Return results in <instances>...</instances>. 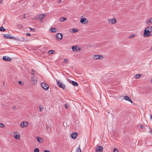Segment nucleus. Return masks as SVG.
Returning a JSON list of instances; mask_svg holds the SVG:
<instances>
[{
	"label": "nucleus",
	"mask_w": 152,
	"mask_h": 152,
	"mask_svg": "<svg viewBox=\"0 0 152 152\" xmlns=\"http://www.w3.org/2000/svg\"><path fill=\"white\" fill-rule=\"evenodd\" d=\"M152 31V26H149L145 29L143 36L144 37H148L151 35V32Z\"/></svg>",
	"instance_id": "nucleus-1"
},
{
	"label": "nucleus",
	"mask_w": 152,
	"mask_h": 152,
	"mask_svg": "<svg viewBox=\"0 0 152 152\" xmlns=\"http://www.w3.org/2000/svg\"><path fill=\"white\" fill-rule=\"evenodd\" d=\"M45 16V14H40L36 16V18L42 22V19L44 18Z\"/></svg>",
	"instance_id": "nucleus-2"
},
{
	"label": "nucleus",
	"mask_w": 152,
	"mask_h": 152,
	"mask_svg": "<svg viewBox=\"0 0 152 152\" xmlns=\"http://www.w3.org/2000/svg\"><path fill=\"white\" fill-rule=\"evenodd\" d=\"M56 81L58 85L60 88L64 89L65 87V85L61 83L60 81H57V80H56Z\"/></svg>",
	"instance_id": "nucleus-3"
},
{
	"label": "nucleus",
	"mask_w": 152,
	"mask_h": 152,
	"mask_svg": "<svg viewBox=\"0 0 152 152\" xmlns=\"http://www.w3.org/2000/svg\"><path fill=\"white\" fill-rule=\"evenodd\" d=\"M41 86L45 90H47L49 88V86L45 83H41Z\"/></svg>",
	"instance_id": "nucleus-4"
},
{
	"label": "nucleus",
	"mask_w": 152,
	"mask_h": 152,
	"mask_svg": "<svg viewBox=\"0 0 152 152\" xmlns=\"http://www.w3.org/2000/svg\"><path fill=\"white\" fill-rule=\"evenodd\" d=\"M71 49L74 51H79L80 50V48L77 46H73L72 47Z\"/></svg>",
	"instance_id": "nucleus-5"
},
{
	"label": "nucleus",
	"mask_w": 152,
	"mask_h": 152,
	"mask_svg": "<svg viewBox=\"0 0 152 152\" xmlns=\"http://www.w3.org/2000/svg\"><path fill=\"white\" fill-rule=\"evenodd\" d=\"M4 38L6 39H15V38L13 37H11L10 34H4Z\"/></svg>",
	"instance_id": "nucleus-6"
},
{
	"label": "nucleus",
	"mask_w": 152,
	"mask_h": 152,
	"mask_svg": "<svg viewBox=\"0 0 152 152\" xmlns=\"http://www.w3.org/2000/svg\"><path fill=\"white\" fill-rule=\"evenodd\" d=\"M93 58L94 60L102 59L103 58L102 56L100 55H94Z\"/></svg>",
	"instance_id": "nucleus-7"
},
{
	"label": "nucleus",
	"mask_w": 152,
	"mask_h": 152,
	"mask_svg": "<svg viewBox=\"0 0 152 152\" xmlns=\"http://www.w3.org/2000/svg\"><path fill=\"white\" fill-rule=\"evenodd\" d=\"M103 150V148L101 146H97L96 149L95 151L98 152H102Z\"/></svg>",
	"instance_id": "nucleus-8"
},
{
	"label": "nucleus",
	"mask_w": 152,
	"mask_h": 152,
	"mask_svg": "<svg viewBox=\"0 0 152 152\" xmlns=\"http://www.w3.org/2000/svg\"><path fill=\"white\" fill-rule=\"evenodd\" d=\"M28 123L27 121H23L20 124V126L21 127L23 128L27 126Z\"/></svg>",
	"instance_id": "nucleus-9"
},
{
	"label": "nucleus",
	"mask_w": 152,
	"mask_h": 152,
	"mask_svg": "<svg viewBox=\"0 0 152 152\" xmlns=\"http://www.w3.org/2000/svg\"><path fill=\"white\" fill-rule=\"evenodd\" d=\"M63 37V35L61 34L57 33L56 35V37L57 39L60 40Z\"/></svg>",
	"instance_id": "nucleus-10"
},
{
	"label": "nucleus",
	"mask_w": 152,
	"mask_h": 152,
	"mask_svg": "<svg viewBox=\"0 0 152 152\" xmlns=\"http://www.w3.org/2000/svg\"><path fill=\"white\" fill-rule=\"evenodd\" d=\"M145 23L148 25H150L152 24V18H151L147 20L145 22Z\"/></svg>",
	"instance_id": "nucleus-11"
},
{
	"label": "nucleus",
	"mask_w": 152,
	"mask_h": 152,
	"mask_svg": "<svg viewBox=\"0 0 152 152\" xmlns=\"http://www.w3.org/2000/svg\"><path fill=\"white\" fill-rule=\"evenodd\" d=\"M107 20L109 21L112 24H114L116 22V20L114 18L110 19H108Z\"/></svg>",
	"instance_id": "nucleus-12"
},
{
	"label": "nucleus",
	"mask_w": 152,
	"mask_h": 152,
	"mask_svg": "<svg viewBox=\"0 0 152 152\" xmlns=\"http://www.w3.org/2000/svg\"><path fill=\"white\" fill-rule=\"evenodd\" d=\"M3 59L4 61H11L12 60L11 58L7 56H4L2 58Z\"/></svg>",
	"instance_id": "nucleus-13"
},
{
	"label": "nucleus",
	"mask_w": 152,
	"mask_h": 152,
	"mask_svg": "<svg viewBox=\"0 0 152 152\" xmlns=\"http://www.w3.org/2000/svg\"><path fill=\"white\" fill-rule=\"evenodd\" d=\"M14 137L16 139H20V135L18 133L16 132L14 133Z\"/></svg>",
	"instance_id": "nucleus-14"
},
{
	"label": "nucleus",
	"mask_w": 152,
	"mask_h": 152,
	"mask_svg": "<svg viewBox=\"0 0 152 152\" xmlns=\"http://www.w3.org/2000/svg\"><path fill=\"white\" fill-rule=\"evenodd\" d=\"M36 139L37 140L38 142L39 143H42L43 141V139L39 137H36Z\"/></svg>",
	"instance_id": "nucleus-15"
},
{
	"label": "nucleus",
	"mask_w": 152,
	"mask_h": 152,
	"mask_svg": "<svg viewBox=\"0 0 152 152\" xmlns=\"http://www.w3.org/2000/svg\"><path fill=\"white\" fill-rule=\"evenodd\" d=\"M77 135V134L75 132L72 133L71 134L70 136L73 139H75L76 137V136Z\"/></svg>",
	"instance_id": "nucleus-16"
},
{
	"label": "nucleus",
	"mask_w": 152,
	"mask_h": 152,
	"mask_svg": "<svg viewBox=\"0 0 152 152\" xmlns=\"http://www.w3.org/2000/svg\"><path fill=\"white\" fill-rule=\"evenodd\" d=\"M31 80L32 81V83L33 85H35L37 83V81L36 80L34 77H32L31 78Z\"/></svg>",
	"instance_id": "nucleus-17"
},
{
	"label": "nucleus",
	"mask_w": 152,
	"mask_h": 152,
	"mask_svg": "<svg viewBox=\"0 0 152 152\" xmlns=\"http://www.w3.org/2000/svg\"><path fill=\"white\" fill-rule=\"evenodd\" d=\"M82 17H81V18L80 20V22L82 23L85 24L87 21H86V19L85 18H83Z\"/></svg>",
	"instance_id": "nucleus-18"
},
{
	"label": "nucleus",
	"mask_w": 152,
	"mask_h": 152,
	"mask_svg": "<svg viewBox=\"0 0 152 152\" xmlns=\"http://www.w3.org/2000/svg\"><path fill=\"white\" fill-rule=\"evenodd\" d=\"M124 99L127 101L130 102L131 103H132L133 102L130 99L129 97L128 96H125L124 97Z\"/></svg>",
	"instance_id": "nucleus-19"
},
{
	"label": "nucleus",
	"mask_w": 152,
	"mask_h": 152,
	"mask_svg": "<svg viewBox=\"0 0 152 152\" xmlns=\"http://www.w3.org/2000/svg\"><path fill=\"white\" fill-rule=\"evenodd\" d=\"M72 83L73 85L75 86H77L78 85L77 82L74 81H72Z\"/></svg>",
	"instance_id": "nucleus-20"
},
{
	"label": "nucleus",
	"mask_w": 152,
	"mask_h": 152,
	"mask_svg": "<svg viewBox=\"0 0 152 152\" xmlns=\"http://www.w3.org/2000/svg\"><path fill=\"white\" fill-rule=\"evenodd\" d=\"M50 31L51 32H55L56 31V30L55 28H51Z\"/></svg>",
	"instance_id": "nucleus-21"
},
{
	"label": "nucleus",
	"mask_w": 152,
	"mask_h": 152,
	"mask_svg": "<svg viewBox=\"0 0 152 152\" xmlns=\"http://www.w3.org/2000/svg\"><path fill=\"white\" fill-rule=\"evenodd\" d=\"M66 18L64 17H61L60 18V21L61 22H63L65 20H66Z\"/></svg>",
	"instance_id": "nucleus-22"
},
{
	"label": "nucleus",
	"mask_w": 152,
	"mask_h": 152,
	"mask_svg": "<svg viewBox=\"0 0 152 152\" xmlns=\"http://www.w3.org/2000/svg\"><path fill=\"white\" fill-rule=\"evenodd\" d=\"M6 29L3 26L0 27V31H4Z\"/></svg>",
	"instance_id": "nucleus-23"
},
{
	"label": "nucleus",
	"mask_w": 152,
	"mask_h": 152,
	"mask_svg": "<svg viewBox=\"0 0 152 152\" xmlns=\"http://www.w3.org/2000/svg\"><path fill=\"white\" fill-rule=\"evenodd\" d=\"M55 52V50H50L49 51V53L50 54H51L54 53Z\"/></svg>",
	"instance_id": "nucleus-24"
},
{
	"label": "nucleus",
	"mask_w": 152,
	"mask_h": 152,
	"mask_svg": "<svg viewBox=\"0 0 152 152\" xmlns=\"http://www.w3.org/2000/svg\"><path fill=\"white\" fill-rule=\"evenodd\" d=\"M76 152H81V150L79 148H78L76 150Z\"/></svg>",
	"instance_id": "nucleus-25"
},
{
	"label": "nucleus",
	"mask_w": 152,
	"mask_h": 152,
	"mask_svg": "<svg viewBox=\"0 0 152 152\" xmlns=\"http://www.w3.org/2000/svg\"><path fill=\"white\" fill-rule=\"evenodd\" d=\"M141 76V75L140 74H137L136 75L135 77L136 78H138L140 77Z\"/></svg>",
	"instance_id": "nucleus-26"
},
{
	"label": "nucleus",
	"mask_w": 152,
	"mask_h": 152,
	"mask_svg": "<svg viewBox=\"0 0 152 152\" xmlns=\"http://www.w3.org/2000/svg\"><path fill=\"white\" fill-rule=\"evenodd\" d=\"M72 31H73L75 33L78 31V30L77 29L73 28L72 29Z\"/></svg>",
	"instance_id": "nucleus-27"
},
{
	"label": "nucleus",
	"mask_w": 152,
	"mask_h": 152,
	"mask_svg": "<svg viewBox=\"0 0 152 152\" xmlns=\"http://www.w3.org/2000/svg\"><path fill=\"white\" fill-rule=\"evenodd\" d=\"M39 149L37 148H35L34 149V152H39Z\"/></svg>",
	"instance_id": "nucleus-28"
},
{
	"label": "nucleus",
	"mask_w": 152,
	"mask_h": 152,
	"mask_svg": "<svg viewBox=\"0 0 152 152\" xmlns=\"http://www.w3.org/2000/svg\"><path fill=\"white\" fill-rule=\"evenodd\" d=\"M4 127V125L3 124L0 123V127L3 128Z\"/></svg>",
	"instance_id": "nucleus-29"
},
{
	"label": "nucleus",
	"mask_w": 152,
	"mask_h": 152,
	"mask_svg": "<svg viewBox=\"0 0 152 152\" xmlns=\"http://www.w3.org/2000/svg\"><path fill=\"white\" fill-rule=\"evenodd\" d=\"M113 151V152H118V150L116 148H115L114 149Z\"/></svg>",
	"instance_id": "nucleus-30"
},
{
	"label": "nucleus",
	"mask_w": 152,
	"mask_h": 152,
	"mask_svg": "<svg viewBox=\"0 0 152 152\" xmlns=\"http://www.w3.org/2000/svg\"><path fill=\"white\" fill-rule=\"evenodd\" d=\"M43 108L42 107L39 106V111L40 112H41L42 109Z\"/></svg>",
	"instance_id": "nucleus-31"
},
{
	"label": "nucleus",
	"mask_w": 152,
	"mask_h": 152,
	"mask_svg": "<svg viewBox=\"0 0 152 152\" xmlns=\"http://www.w3.org/2000/svg\"><path fill=\"white\" fill-rule=\"evenodd\" d=\"M135 36V34H132L131 36H130L129 38H131L134 37Z\"/></svg>",
	"instance_id": "nucleus-32"
},
{
	"label": "nucleus",
	"mask_w": 152,
	"mask_h": 152,
	"mask_svg": "<svg viewBox=\"0 0 152 152\" xmlns=\"http://www.w3.org/2000/svg\"><path fill=\"white\" fill-rule=\"evenodd\" d=\"M64 61L65 63H67L68 62V60L67 58H65L64 59Z\"/></svg>",
	"instance_id": "nucleus-33"
},
{
	"label": "nucleus",
	"mask_w": 152,
	"mask_h": 152,
	"mask_svg": "<svg viewBox=\"0 0 152 152\" xmlns=\"http://www.w3.org/2000/svg\"><path fill=\"white\" fill-rule=\"evenodd\" d=\"M35 73V71L34 70H33L32 71L31 73L33 75H34Z\"/></svg>",
	"instance_id": "nucleus-34"
},
{
	"label": "nucleus",
	"mask_w": 152,
	"mask_h": 152,
	"mask_svg": "<svg viewBox=\"0 0 152 152\" xmlns=\"http://www.w3.org/2000/svg\"><path fill=\"white\" fill-rule=\"evenodd\" d=\"M26 35L27 36H31V34H30V33H26Z\"/></svg>",
	"instance_id": "nucleus-35"
},
{
	"label": "nucleus",
	"mask_w": 152,
	"mask_h": 152,
	"mask_svg": "<svg viewBox=\"0 0 152 152\" xmlns=\"http://www.w3.org/2000/svg\"><path fill=\"white\" fill-rule=\"evenodd\" d=\"M18 83L20 85H21L22 83V82L20 81H18Z\"/></svg>",
	"instance_id": "nucleus-36"
},
{
	"label": "nucleus",
	"mask_w": 152,
	"mask_h": 152,
	"mask_svg": "<svg viewBox=\"0 0 152 152\" xmlns=\"http://www.w3.org/2000/svg\"><path fill=\"white\" fill-rule=\"evenodd\" d=\"M30 30L32 31H34V29L33 28H30Z\"/></svg>",
	"instance_id": "nucleus-37"
},
{
	"label": "nucleus",
	"mask_w": 152,
	"mask_h": 152,
	"mask_svg": "<svg viewBox=\"0 0 152 152\" xmlns=\"http://www.w3.org/2000/svg\"><path fill=\"white\" fill-rule=\"evenodd\" d=\"M65 107L67 109V108L68 107V105L66 104H65Z\"/></svg>",
	"instance_id": "nucleus-38"
},
{
	"label": "nucleus",
	"mask_w": 152,
	"mask_h": 152,
	"mask_svg": "<svg viewBox=\"0 0 152 152\" xmlns=\"http://www.w3.org/2000/svg\"><path fill=\"white\" fill-rule=\"evenodd\" d=\"M140 127L141 128L143 129L144 128V126L143 125H141Z\"/></svg>",
	"instance_id": "nucleus-39"
},
{
	"label": "nucleus",
	"mask_w": 152,
	"mask_h": 152,
	"mask_svg": "<svg viewBox=\"0 0 152 152\" xmlns=\"http://www.w3.org/2000/svg\"><path fill=\"white\" fill-rule=\"evenodd\" d=\"M44 152H50L49 150H45L44 151Z\"/></svg>",
	"instance_id": "nucleus-40"
},
{
	"label": "nucleus",
	"mask_w": 152,
	"mask_h": 152,
	"mask_svg": "<svg viewBox=\"0 0 152 152\" xmlns=\"http://www.w3.org/2000/svg\"><path fill=\"white\" fill-rule=\"evenodd\" d=\"M61 0H59L58 1V3H60L61 2Z\"/></svg>",
	"instance_id": "nucleus-41"
},
{
	"label": "nucleus",
	"mask_w": 152,
	"mask_h": 152,
	"mask_svg": "<svg viewBox=\"0 0 152 152\" xmlns=\"http://www.w3.org/2000/svg\"><path fill=\"white\" fill-rule=\"evenodd\" d=\"M72 80H68V81H69V83H72Z\"/></svg>",
	"instance_id": "nucleus-42"
},
{
	"label": "nucleus",
	"mask_w": 152,
	"mask_h": 152,
	"mask_svg": "<svg viewBox=\"0 0 152 152\" xmlns=\"http://www.w3.org/2000/svg\"><path fill=\"white\" fill-rule=\"evenodd\" d=\"M23 17H24V18H26V17H25V15H23Z\"/></svg>",
	"instance_id": "nucleus-43"
},
{
	"label": "nucleus",
	"mask_w": 152,
	"mask_h": 152,
	"mask_svg": "<svg viewBox=\"0 0 152 152\" xmlns=\"http://www.w3.org/2000/svg\"><path fill=\"white\" fill-rule=\"evenodd\" d=\"M151 83H152V79H151Z\"/></svg>",
	"instance_id": "nucleus-44"
},
{
	"label": "nucleus",
	"mask_w": 152,
	"mask_h": 152,
	"mask_svg": "<svg viewBox=\"0 0 152 152\" xmlns=\"http://www.w3.org/2000/svg\"><path fill=\"white\" fill-rule=\"evenodd\" d=\"M15 107H13V108L15 109Z\"/></svg>",
	"instance_id": "nucleus-45"
},
{
	"label": "nucleus",
	"mask_w": 152,
	"mask_h": 152,
	"mask_svg": "<svg viewBox=\"0 0 152 152\" xmlns=\"http://www.w3.org/2000/svg\"><path fill=\"white\" fill-rule=\"evenodd\" d=\"M151 50H152V47H151Z\"/></svg>",
	"instance_id": "nucleus-46"
},
{
	"label": "nucleus",
	"mask_w": 152,
	"mask_h": 152,
	"mask_svg": "<svg viewBox=\"0 0 152 152\" xmlns=\"http://www.w3.org/2000/svg\"><path fill=\"white\" fill-rule=\"evenodd\" d=\"M3 0H0V2H1V1H2Z\"/></svg>",
	"instance_id": "nucleus-47"
}]
</instances>
